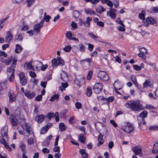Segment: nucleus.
Segmentation results:
<instances>
[{"mask_svg":"<svg viewBox=\"0 0 158 158\" xmlns=\"http://www.w3.org/2000/svg\"><path fill=\"white\" fill-rule=\"evenodd\" d=\"M24 68L26 70L30 69V62L26 63L24 64Z\"/></svg>","mask_w":158,"mask_h":158,"instance_id":"obj_48","label":"nucleus"},{"mask_svg":"<svg viewBox=\"0 0 158 158\" xmlns=\"http://www.w3.org/2000/svg\"><path fill=\"white\" fill-rule=\"evenodd\" d=\"M133 127L131 124L127 125L125 127H123L122 129L128 133H131L133 130Z\"/></svg>","mask_w":158,"mask_h":158,"instance_id":"obj_10","label":"nucleus"},{"mask_svg":"<svg viewBox=\"0 0 158 158\" xmlns=\"http://www.w3.org/2000/svg\"><path fill=\"white\" fill-rule=\"evenodd\" d=\"M139 57L142 58L143 59H145L146 58V56L143 54L142 52H140V53L138 54Z\"/></svg>","mask_w":158,"mask_h":158,"instance_id":"obj_64","label":"nucleus"},{"mask_svg":"<svg viewBox=\"0 0 158 158\" xmlns=\"http://www.w3.org/2000/svg\"><path fill=\"white\" fill-rule=\"evenodd\" d=\"M84 11L87 14H89L90 15H91L92 14H93L97 15L95 11L90 10L89 9H85Z\"/></svg>","mask_w":158,"mask_h":158,"instance_id":"obj_23","label":"nucleus"},{"mask_svg":"<svg viewBox=\"0 0 158 158\" xmlns=\"http://www.w3.org/2000/svg\"><path fill=\"white\" fill-rule=\"evenodd\" d=\"M13 36L11 33L10 31H8L6 34V36L5 38V41L6 42L9 43L13 39Z\"/></svg>","mask_w":158,"mask_h":158,"instance_id":"obj_9","label":"nucleus"},{"mask_svg":"<svg viewBox=\"0 0 158 158\" xmlns=\"http://www.w3.org/2000/svg\"><path fill=\"white\" fill-rule=\"evenodd\" d=\"M149 82L148 80H146L143 83V88L148 87L149 85Z\"/></svg>","mask_w":158,"mask_h":158,"instance_id":"obj_55","label":"nucleus"},{"mask_svg":"<svg viewBox=\"0 0 158 158\" xmlns=\"http://www.w3.org/2000/svg\"><path fill=\"white\" fill-rule=\"evenodd\" d=\"M20 80H22V79L23 78L26 77L25 76V74L23 72H21L19 74Z\"/></svg>","mask_w":158,"mask_h":158,"instance_id":"obj_50","label":"nucleus"},{"mask_svg":"<svg viewBox=\"0 0 158 158\" xmlns=\"http://www.w3.org/2000/svg\"><path fill=\"white\" fill-rule=\"evenodd\" d=\"M61 78L64 81H66L68 79V75L64 72L63 71L61 73Z\"/></svg>","mask_w":158,"mask_h":158,"instance_id":"obj_16","label":"nucleus"},{"mask_svg":"<svg viewBox=\"0 0 158 158\" xmlns=\"http://www.w3.org/2000/svg\"><path fill=\"white\" fill-rule=\"evenodd\" d=\"M149 129L151 131H156L158 130V126H151L149 128Z\"/></svg>","mask_w":158,"mask_h":158,"instance_id":"obj_40","label":"nucleus"},{"mask_svg":"<svg viewBox=\"0 0 158 158\" xmlns=\"http://www.w3.org/2000/svg\"><path fill=\"white\" fill-rule=\"evenodd\" d=\"M93 72L92 71H89L87 74V79L88 80H90L91 79L92 76L93 75Z\"/></svg>","mask_w":158,"mask_h":158,"instance_id":"obj_42","label":"nucleus"},{"mask_svg":"<svg viewBox=\"0 0 158 158\" xmlns=\"http://www.w3.org/2000/svg\"><path fill=\"white\" fill-rule=\"evenodd\" d=\"M7 130L5 128H2L1 130V134L2 137L6 138L7 139L8 135L7 134Z\"/></svg>","mask_w":158,"mask_h":158,"instance_id":"obj_14","label":"nucleus"},{"mask_svg":"<svg viewBox=\"0 0 158 158\" xmlns=\"http://www.w3.org/2000/svg\"><path fill=\"white\" fill-rule=\"evenodd\" d=\"M6 81L2 82L0 84V95L4 93V89L6 88Z\"/></svg>","mask_w":158,"mask_h":158,"instance_id":"obj_12","label":"nucleus"},{"mask_svg":"<svg viewBox=\"0 0 158 158\" xmlns=\"http://www.w3.org/2000/svg\"><path fill=\"white\" fill-rule=\"evenodd\" d=\"M8 95L9 98V101L12 103L15 100V95L13 91H10L8 93Z\"/></svg>","mask_w":158,"mask_h":158,"instance_id":"obj_13","label":"nucleus"},{"mask_svg":"<svg viewBox=\"0 0 158 158\" xmlns=\"http://www.w3.org/2000/svg\"><path fill=\"white\" fill-rule=\"evenodd\" d=\"M44 117L43 115H38L35 117V120L38 123H40L44 121Z\"/></svg>","mask_w":158,"mask_h":158,"instance_id":"obj_11","label":"nucleus"},{"mask_svg":"<svg viewBox=\"0 0 158 158\" xmlns=\"http://www.w3.org/2000/svg\"><path fill=\"white\" fill-rule=\"evenodd\" d=\"M85 77L83 75L77 76L74 80V83L76 85L80 87L84 83Z\"/></svg>","mask_w":158,"mask_h":158,"instance_id":"obj_4","label":"nucleus"},{"mask_svg":"<svg viewBox=\"0 0 158 158\" xmlns=\"http://www.w3.org/2000/svg\"><path fill=\"white\" fill-rule=\"evenodd\" d=\"M152 152L154 153H156L158 152V142L154 144Z\"/></svg>","mask_w":158,"mask_h":158,"instance_id":"obj_28","label":"nucleus"},{"mask_svg":"<svg viewBox=\"0 0 158 158\" xmlns=\"http://www.w3.org/2000/svg\"><path fill=\"white\" fill-rule=\"evenodd\" d=\"M133 150L136 155H140L141 152L142 150L140 148H138L137 147H135L133 148Z\"/></svg>","mask_w":158,"mask_h":158,"instance_id":"obj_22","label":"nucleus"},{"mask_svg":"<svg viewBox=\"0 0 158 158\" xmlns=\"http://www.w3.org/2000/svg\"><path fill=\"white\" fill-rule=\"evenodd\" d=\"M52 65L53 67H56L57 63V60L55 59H54L52 61Z\"/></svg>","mask_w":158,"mask_h":158,"instance_id":"obj_51","label":"nucleus"},{"mask_svg":"<svg viewBox=\"0 0 158 158\" xmlns=\"http://www.w3.org/2000/svg\"><path fill=\"white\" fill-rule=\"evenodd\" d=\"M42 65V63L39 60H35L32 61H30V69L32 70H35L34 67H35L36 68L39 69H40Z\"/></svg>","mask_w":158,"mask_h":158,"instance_id":"obj_3","label":"nucleus"},{"mask_svg":"<svg viewBox=\"0 0 158 158\" xmlns=\"http://www.w3.org/2000/svg\"><path fill=\"white\" fill-rule=\"evenodd\" d=\"M134 69L137 71H139L141 70V67L137 65L134 64L133 65Z\"/></svg>","mask_w":158,"mask_h":158,"instance_id":"obj_58","label":"nucleus"},{"mask_svg":"<svg viewBox=\"0 0 158 158\" xmlns=\"http://www.w3.org/2000/svg\"><path fill=\"white\" fill-rule=\"evenodd\" d=\"M12 60V56L9 57L7 59H4L2 57H0V61L6 65H9L11 63Z\"/></svg>","mask_w":158,"mask_h":158,"instance_id":"obj_8","label":"nucleus"},{"mask_svg":"<svg viewBox=\"0 0 158 158\" xmlns=\"http://www.w3.org/2000/svg\"><path fill=\"white\" fill-rule=\"evenodd\" d=\"M42 96L41 95H39L35 98V100L36 101H40L42 100Z\"/></svg>","mask_w":158,"mask_h":158,"instance_id":"obj_57","label":"nucleus"},{"mask_svg":"<svg viewBox=\"0 0 158 158\" xmlns=\"http://www.w3.org/2000/svg\"><path fill=\"white\" fill-rule=\"evenodd\" d=\"M78 139L82 143H85V138L84 137V135L82 134H80L79 136Z\"/></svg>","mask_w":158,"mask_h":158,"instance_id":"obj_33","label":"nucleus"},{"mask_svg":"<svg viewBox=\"0 0 158 158\" xmlns=\"http://www.w3.org/2000/svg\"><path fill=\"white\" fill-rule=\"evenodd\" d=\"M147 23L149 24H154L156 23L155 20L151 17H148L146 20Z\"/></svg>","mask_w":158,"mask_h":158,"instance_id":"obj_17","label":"nucleus"},{"mask_svg":"<svg viewBox=\"0 0 158 158\" xmlns=\"http://www.w3.org/2000/svg\"><path fill=\"white\" fill-rule=\"evenodd\" d=\"M132 101H129L128 102H126L125 104V107L127 108H130L131 109V105L132 103Z\"/></svg>","mask_w":158,"mask_h":158,"instance_id":"obj_49","label":"nucleus"},{"mask_svg":"<svg viewBox=\"0 0 158 158\" xmlns=\"http://www.w3.org/2000/svg\"><path fill=\"white\" fill-rule=\"evenodd\" d=\"M131 104V109L134 111L139 112L143 110L142 106L138 102L133 101Z\"/></svg>","mask_w":158,"mask_h":158,"instance_id":"obj_2","label":"nucleus"},{"mask_svg":"<svg viewBox=\"0 0 158 158\" xmlns=\"http://www.w3.org/2000/svg\"><path fill=\"white\" fill-rule=\"evenodd\" d=\"M15 68L10 67H9L7 69V72L8 73H12L13 72V71H14V73H15V70L14 69Z\"/></svg>","mask_w":158,"mask_h":158,"instance_id":"obj_47","label":"nucleus"},{"mask_svg":"<svg viewBox=\"0 0 158 158\" xmlns=\"http://www.w3.org/2000/svg\"><path fill=\"white\" fill-rule=\"evenodd\" d=\"M48 130L44 126L43 128L41 129L40 130V133L41 134H44Z\"/></svg>","mask_w":158,"mask_h":158,"instance_id":"obj_43","label":"nucleus"},{"mask_svg":"<svg viewBox=\"0 0 158 158\" xmlns=\"http://www.w3.org/2000/svg\"><path fill=\"white\" fill-rule=\"evenodd\" d=\"M7 56L6 53L2 51H0V56H3L4 57H6Z\"/></svg>","mask_w":158,"mask_h":158,"instance_id":"obj_56","label":"nucleus"},{"mask_svg":"<svg viewBox=\"0 0 158 158\" xmlns=\"http://www.w3.org/2000/svg\"><path fill=\"white\" fill-rule=\"evenodd\" d=\"M53 151L55 152H60V147L59 146L56 147L54 148Z\"/></svg>","mask_w":158,"mask_h":158,"instance_id":"obj_59","label":"nucleus"},{"mask_svg":"<svg viewBox=\"0 0 158 158\" xmlns=\"http://www.w3.org/2000/svg\"><path fill=\"white\" fill-rule=\"evenodd\" d=\"M31 136L30 137V144H33L35 141V138L34 136L33 132L30 130V135Z\"/></svg>","mask_w":158,"mask_h":158,"instance_id":"obj_26","label":"nucleus"},{"mask_svg":"<svg viewBox=\"0 0 158 158\" xmlns=\"http://www.w3.org/2000/svg\"><path fill=\"white\" fill-rule=\"evenodd\" d=\"M17 60V59H16L15 57H14L13 58H12V61L13 62L11 66L12 67L15 68L16 65Z\"/></svg>","mask_w":158,"mask_h":158,"instance_id":"obj_36","label":"nucleus"},{"mask_svg":"<svg viewBox=\"0 0 158 158\" xmlns=\"http://www.w3.org/2000/svg\"><path fill=\"white\" fill-rule=\"evenodd\" d=\"M98 139V143L97 144V145L98 146H99L103 143L104 140L102 135L101 134H100L99 135Z\"/></svg>","mask_w":158,"mask_h":158,"instance_id":"obj_19","label":"nucleus"},{"mask_svg":"<svg viewBox=\"0 0 158 158\" xmlns=\"http://www.w3.org/2000/svg\"><path fill=\"white\" fill-rule=\"evenodd\" d=\"M55 117V120L56 122H58L59 121V113L58 112H56L54 115V116Z\"/></svg>","mask_w":158,"mask_h":158,"instance_id":"obj_53","label":"nucleus"},{"mask_svg":"<svg viewBox=\"0 0 158 158\" xmlns=\"http://www.w3.org/2000/svg\"><path fill=\"white\" fill-rule=\"evenodd\" d=\"M114 99V97L113 96L107 98H105V101L107 102V103H108L110 102H112Z\"/></svg>","mask_w":158,"mask_h":158,"instance_id":"obj_38","label":"nucleus"},{"mask_svg":"<svg viewBox=\"0 0 158 158\" xmlns=\"http://www.w3.org/2000/svg\"><path fill=\"white\" fill-rule=\"evenodd\" d=\"M25 96L27 97L28 98H30V92L28 90H26L24 92Z\"/></svg>","mask_w":158,"mask_h":158,"instance_id":"obj_63","label":"nucleus"},{"mask_svg":"<svg viewBox=\"0 0 158 158\" xmlns=\"http://www.w3.org/2000/svg\"><path fill=\"white\" fill-rule=\"evenodd\" d=\"M103 88L102 84L100 83H96L93 87L94 92L96 94H99Z\"/></svg>","mask_w":158,"mask_h":158,"instance_id":"obj_7","label":"nucleus"},{"mask_svg":"<svg viewBox=\"0 0 158 158\" xmlns=\"http://www.w3.org/2000/svg\"><path fill=\"white\" fill-rule=\"evenodd\" d=\"M68 110L66 109L62 111L60 113V117L64 118H66V113L67 112Z\"/></svg>","mask_w":158,"mask_h":158,"instance_id":"obj_29","label":"nucleus"},{"mask_svg":"<svg viewBox=\"0 0 158 158\" xmlns=\"http://www.w3.org/2000/svg\"><path fill=\"white\" fill-rule=\"evenodd\" d=\"M54 115L53 113H48L46 117L45 120L47 122L50 121L51 118H53Z\"/></svg>","mask_w":158,"mask_h":158,"instance_id":"obj_18","label":"nucleus"},{"mask_svg":"<svg viewBox=\"0 0 158 158\" xmlns=\"http://www.w3.org/2000/svg\"><path fill=\"white\" fill-rule=\"evenodd\" d=\"M98 77L102 80L106 81L109 80L108 75L104 71H99L98 74Z\"/></svg>","mask_w":158,"mask_h":158,"instance_id":"obj_5","label":"nucleus"},{"mask_svg":"<svg viewBox=\"0 0 158 158\" xmlns=\"http://www.w3.org/2000/svg\"><path fill=\"white\" fill-rule=\"evenodd\" d=\"M23 128L24 131L28 132L30 135V125L29 123H25L23 125Z\"/></svg>","mask_w":158,"mask_h":158,"instance_id":"obj_15","label":"nucleus"},{"mask_svg":"<svg viewBox=\"0 0 158 158\" xmlns=\"http://www.w3.org/2000/svg\"><path fill=\"white\" fill-rule=\"evenodd\" d=\"M92 93V91L91 88L90 86H88L87 88L86 94L88 97H90Z\"/></svg>","mask_w":158,"mask_h":158,"instance_id":"obj_25","label":"nucleus"},{"mask_svg":"<svg viewBox=\"0 0 158 158\" xmlns=\"http://www.w3.org/2000/svg\"><path fill=\"white\" fill-rule=\"evenodd\" d=\"M151 10L155 13H158V7L156 6L153 7Z\"/></svg>","mask_w":158,"mask_h":158,"instance_id":"obj_60","label":"nucleus"},{"mask_svg":"<svg viewBox=\"0 0 158 158\" xmlns=\"http://www.w3.org/2000/svg\"><path fill=\"white\" fill-rule=\"evenodd\" d=\"M109 14V16L112 19H114L116 17V15L114 13H112L111 10H110L109 12L107 11V15Z\"/></svg>","mask_w":158,"mask_h":158,"instance_id":"obj_30","label":"nucleus"},{"mask_svg":"<svg viewBox=\"0 0 158 158\" xmlns=\"http://www.w3.org/2000/svg\"><path fill=\"white\" fill-rule=\"evenodd\" d=\"M59 97L58 95L55 94L51 97V98L50 99V100L51 102L54 101L55 100H58L59 99Z\"/></svg>","mask_w":158,"mask_h":158,"instance_id":"obj_31","label":"nucleus"},{"mask_svg":"<svg viewBox=\"0 0 158 158\" xmlns=\"http://www.w3.org/2000/svg\"><path fill=\"white\" fill-rule=\"evenodd\" d=\"M15 77V74L14 73V71H13V72L11 73V74L9 78V80L11 81L12 82L13 80L14 79Z\"/></svg>","mask_w":158,"mask_h":158,"instance_id":"obj_45","label":"nucleus"},{"mask_svg":"<svg viewBox=\"0 0 158 158\" xmlns=\"http://www.w3.org/2000/svg\"><path fill=\"white\" fill-rule=\"evenodd\" d=\"M27 82V80L26 77L22 79V80H20V83L22 85H25Z\"/></svg>","mask_w":158,"mask_h":158,"instance_id":"obj_39","label":"nucleus"},{"mask_svg":"<svg viewBox=\"0 0 158 158\" xmlns=\"http://www.w3.org/2000/svg\"><path fill=\"white\" fill-rule=\"evenodd\" d=\"M66 36L67 38L70 40L72 39V33L70 31H68L66 34Z\"/></svg>","mask_w":158,"mask_h":158,"instance_id":"obj_46","label":"nucleus"},{"mask_svg":"<svg viewBox=\"0 0 158 158\" xmlns=\"http://www.w3.org/2000/svg\"><path fill=\"white\" fill-rule=\"evenodd\" d=\"M147 116L148 112L147 111L144 110L140 113L139 117L142 118H146Z\"/></svg>","mask_w":158,"mask_h":158,"instance_id":"obj_27","label":"nucleus"},{"mask_svg":"<svg viewBox=\"0 0 158 158\" xmlns=\"http://www.w3.org/2000/svg\"><path fill=\"white\" fill-rule=\"evenodd\" d=\"M4 137H2V139H0V143L2 144H3L4 146L6 145L8 143L6 142L5 139H4Z\"/></svg>","mask_w":158,"mask_h":158,"instance_id":"obj_44","label":"nucleus"},{"mask_svg":"<svg viewBox=\"0 0 158 158\" xmlns=\"http://www.w3.org/2000/svg\"><path fill=\"white\" fill-rule=\"evenodd\" d=\"M79 153L81 154L82 157L83 158H86L88 156V154L86 153L84 149H81L79 151Z\"/></svg>","mask_w":158,"mask_h":158,"instance_id":"obj_24","label":"nucleus"},{"mask_svg":"<svg viewBox=\"0 0 158 158\" xmlns=\"http://www.w3.org/2000/svg\"><path fill=\"white\" fill-rule=\"evenodd\" d=\"M117 22L119 24H120L123 27H125V25L123 23V21L121 20L119 18H117L116 20Z\"/></svg>","mask_w":158,"mask_h":158,"instance_id":"obj_54","label":"nucleus"},{"mask_svg":"<svg viewBox=\"0 0 158 158\" xmlns=\"http://www.w3.org/2000/svg\"><path fill=\"white\" fill-rule=\"evenodd\" d=\"M79 15V12L77 10H75L73 12V16L76 19L78 17Z\"/></svg>","mask_w":158,"mask_h":158,"instance_id":"obj_35","label":"nucleus"},{"mask_svg":"<svg viewBox=\"0 0 158 158\" xmlns=\"http://www.w3.org/2000/svg\"><path fill=\"white\" fill-rule=\"evenodd\" d=\"M78 60L76 59H73L71 61V64L73 65L74 67H77V64L78 63Z\"/></svg>","mask_w":158,"mask_h":158,"instance_id":"obj_34","label":"nucleus"},{"mask_svg":"<svg viewBox=\"0 0 158 158\" xmlns=\"http://www.w3.org/2000/svg\"><path fill=\"white\" fill-rule=\"evenodd\" d=\"M92 20V18L91 17H88L86 18V21L84 23V24L86 27H89L90 26V22Z\"/></svg>","mask_w":158,"mask_h":158,"instance_id":"obj_21","label":"nucleus"},{"mask_svg":"<svg viewBox=\"0 0 158 158\" xmlns=\"http://www.w3.org/2000/svg\"><path fill=\"white\" fill-rule=\"evenodd\" d=\"M10 121L13 126H16L17 125V123L15 121V118L13 115L10 116Z\"/></svg>","mask_w":158,"mask_h":158,"instance_id":"obj_20","label":"nucleus"},{"mask_svg":"<svg viewBox=\"0 0 158 158\" xmlns=\"http://www.w3.org/2000/svg\"><path fill=\"white\" fill-rule=\"evenodd\" d=\"M44 20H41L40 23L35 24L33 27V30H30V36L36 35L40 33V28L43 27L44 25Z\"/></svg>","mask_w":158,"mask_h":158,"instance_id":"obj_1","label":"nucleus"},{"mask_svg":"<svg viewBox=\"0 0 158 158\" xmlns=\"http://www.w3.org/2000/svg\"><path fill=\"white\" fill-rule=\"evenodd\" d=\"M91 62V59L90 58L83 60L80 61L81 64L85 69H88L89 67Z\"/></svg>","mask_w":158,"mask_h":158,"instance_id":"obj_6","label":"nucleus"},{"mask_svg":"<svg viewBox=\"0 0 158 158\" xmlns=\"http://www.w3.org/2000/svg\"><path fill=\"white\" fill-rule=\"evenodd\" d=\"M59 128L61 131H62L65 129V127L63 123H61L59 124Z\"/></svg>","mask_w":158,"mask_h":158,"instance_id":"obj_41","label":"nucleus"},{"mask_svg":"<svg viewBox=\"0 0 158 158\" xmlns=\"http://www.w3.org/2000/svg\"><path fill=\"white\" fill-rule=\"evenodd\" d=\"M64 60L58 58L57 60V63L56 64V67H57L58 65L62 66L64 65Z\"/></svg>","mask_w":158,"mask_h":158,"instance_id":"obj_32","label":"nucleus"},{"mask_svg":"<svg viewBox=\"0 0 158 158\" xmlns=\"http://www.w3.org/2000/svg\"><path fill=\"white\" fill-rule=\"evenodd\" d=\"M51 18V17L49 15H47L46 17H44L42 20H44V23L45 22V20L47 22H49Z\"/></svg>","mask_w":158,"mask_h":158,"instance_id":"obj_37","label":"nucleus"},{"mask_svg":"<svg viewBox=\"0 0 158 158\" xmlns=\"http://www.w3.org/2000/svg\"><path fill=\"white\" fill-rule=\"evenodd\" d=\"M145 107L148 109H155V107L153 106L150 104H147Z\"/></svg>","mask_w":158,"mask_h":158,"instance_id":"obj_61","label":"nucleus"},{"mask_svg":"<svg viewBox=\"0 0 158 158\" xmlns=\"http://www.w3.org/2000/svg\"><path fill=\"white\" fill-rule=\"evenodd\" d=\"M52 126V123H48L44 127L48 130V129L50 127H51Z\"/></svg>","mask_w":158,"mask_h":158,"instance_id":"obj_62","label":"nucleus"},{"mask_svg":"<svg viewBox=\"0 0 158 158\" xmlns=\"http://www.w3.org/2000/svg\"><path fill=\"white\" fill-rule=\"evenodd\" d=\"M75 105L76 108L78 109H80L81 107V104L80 102H76L75 104Z\"/></svg>","mask_w":158,"mask_h":158,"instance_id":"obj_52","label":"nucleus"}]
</instances>
